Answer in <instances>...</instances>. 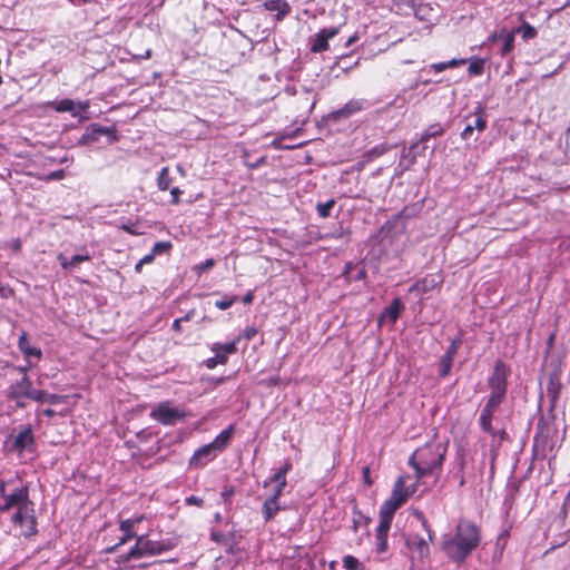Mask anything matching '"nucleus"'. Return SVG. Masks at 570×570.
<instances>
[{"label":"nucleus","mask_w":570,"mask_h":570,"mask_svg":"<svg viewBox=\"0 0 570 570\" xmlns=\"http://www.w3.org/2000/svg\"><path fill=\"white\" fill-rule=\"evenodd\" d=\"M11 520L20 527L22 535L31 537L37 533L35 503L29 498L16 508Z\"/></svg>","instance_id":"7"},{"label":"nucleus","mask_w":570,"mask_h":570,"mask_svg":"<svg viewBox=\"0 0 570 570\" xmlns=\"http://www.w3.org/2000/svg\"><path fill=\"white\" fill-rule=\"evenodd\" d=\"M142 265H144V264L141 263V261H139V262L136 264L135 269H136L137 272H140V269H141V266H142Z\"/></svg>","instance_id":"64"},{"label":"nucleus","mask_w":570,"mask_h":570,"mask_svg":"<svg viewBox=\"0 0 570 570\" xmlns=\"http://www.w3.org/2000/svg\"><path fill=\"white\" fill-rule=\"evenodd\" d=\"M144 519V515H139L120 521L119 529L122 532V537L119 539V542L111 548V550L114 551L117 547L125 544L130 539L135 538L137 540V537L140 534L137 533L136 529Z\"/></svg>","instance_id":"13"},{"label":"nucleus","mask_w":570,"mask_h":570,"mask_svg":"<svg viewBox=\"0 0 570 570\" xmlns=\"http://www.w3.org/2000/svg\"><path fill=\"white\" fill-rule=\"evenodd\" d=\"M68 400V396L67 395H58V394H50V393H47V396H46V403H49V404H60V403H66Z\"/></svg>","instance_id":"44"},{"label":"nucleus","mask_w":570,"mask_h":570,"mask_svg":"<svg viewBox=\"0 0 570 570\" xmlns=\"http://www.w3.org/2000/svg\"><path fill=\"white\" fill-rule=\"evenodd\" d=\"M406 547L412 552L416 553L420 559L426 558L430 553V548H429L428 541L417 534L410 535L406 539Z\"/></svg>","instance_id":"23"},{"label":"nucleus","mask_w":570,"mask_h":570,"mask_svg":"<svg viewBox=\"0 0 570 570\" xmlns=\"http://www.w3.org/2000/svg\"><path fill=\"white\" fill-rule=\"evenodd\" d=\"M170 247H171V244L169 242H157L154 245L151 253L154 255H158V254L169 250Z\"/></svg>","instance_id":"46"},{"label":"nucleus","mask_w":570,"mask_h":570,"mask_svg":"<svg viewBox=\"0 0 570 570\" xmlns=\"http://www.w3.org/2000/svg\"><path fill=\"white\" fill-rule=\"evenodd\" d=\"M352 514V529L355 533L361 532L356 542L360 546L363 542V537L368 535V523L371 519L358 511L356 507L353 508Z\"/></svg>","instance_id":"19"},{"label":"nucleus","mask_w":570,"mask_h":570,"mask_svg":"<svg viewBox=\"0 0 570 570\" xmlns=\"http://www.w3.org/2000/svg\"><path fill=\"white\" fill-rule=\"evenodd\" d=\"M235 491H234V488L233 487H229V488H225L220 495L224 500L225 503H228L230 501V498L234 495Z\"/></svg>","instance_id":"51"},{"label":"nucleus","mask_w":570,"mask_h":570,"mask_svg":"<svg viewBox=\"0 0 570 570\" xmlns=\"http://www.w3.org/2000/svg\"><path fill=\"white\" fill-rule=\"evenodd\" d=\"M287 484V481L283 479V476H271L268 480L264 481L263 487L266 489L272 487V492L269 497H275V500L279 501V498Z\"/></svg>","instance_id":"26"},{"label":"nucleus","mask_w":570,"mask_h":570,"mask_svg":"<svg viewBox=\"0 0 570 570\" xmlns=\"http://www.w3.org/2000/svg\"><path fill=\"white\" fill-rule=\"evenodd\" d=\"M234 435V425L223 430L210 443L197 449L189 459L191 469H199L214 461L230 443Z\"/></svg>","instance_id":"4"},{"label":"nucleus","mask_w":570,"mask_h":570,"mask_svg":"<svg viewBox=\"0 0 570 570\" xmlns=\"http://www.w3.org/2000/svg\"><path fill=\"white\" fill-rule=\"evenodd\" d=\"M402 309L403 305L400 298H394L392 304L383 312L381 321L387 318L391 323H395Z\"/></svg>","instance_id":"28"},{"label":"nucleus","mask_w":570,"mask_h":570,"mask_svg":"<svg viewBox=\"0 0 570 570\" xmlns=\"http://www.w3.org/2000/svg\"><path fill=\"white\" fill-rule=\"evenodd\" d=\"M8 450L17 453L20 458L24 453H32L35 448V436L30 425L22 428V430L7 442Z\"/></svg>","instance_id":"8"},{"label":"nucleus","mask_w":570,"mask_h":570,"mask_svg":"<svg viewBox=\"0 0 570 570\" xmlns=\"http://www.w3.org/2000/svg\"><path fill=\"white\" fill-rule=\"evenodd\" d=\"M257 334V328L254 326L246 327L233 342H236V345L239 343L240 340L250 341L253 340Z\"/></svg>","instance_id":"39"},{"label":"nucleus","mask_w":570,"mask_h":570,"mask_svg":"<svg viewBox=\"0 0 570 570\" xmlns=\"http://www.w3.org/2000/svg\"><path fill=\"white\" fill-rule=\"evenodd\" d=\"M244 163L249 168H256L259 164H262L265 160V156L261 155L255 159H250L249 154L247 150L244 151Z\"/></svg>","instance_id":"40"},{"label":"nucleus","mask_w":570,"mask_h":570,"mask_svg":"<svg viewBox=\"0 0 570 570\" xmlns=\"http://www.w3.org/2000/svg\"><path fill=\"white\" fill-rule=\"evenodd\" d=\"M442 283V279L438 275H429L425 276L417 282H415L410 288V293H414L417 296H421L423 294H426L434 288H436Z\"/></svg>","instance_id":"18"},{"label":"nucleus","mask_w":570,"mask_h":570,"mask_svg":"<svg viewBox=\"0 0 570 570\" xmlns=\"http://www.w3.org/2000/svg\"><path fill=\"white\" fill-rule=\"evenodd\" d=\"M46 396H47L46 391L36 390V389L31 387L28 399L36 401V402L45 403Z\"/></svg>","instance_id":"42"},{"label":"nucleus","mask_w":570,"mask_h":570,"mask_svg":"<svg viewBox=\"0 0 570 570\" xmlns=\"http://www.w3.org/2000/svg\"><path fill=\"white\" fill-rule=\"evenodd\" d=\"M171 184V178L168 174V168L165 167L160 170L158 176V187L160 190H167Z\"/></svg>","instance_id":"35"},{"label":"nucleus","mask_w":570,"mask_h":570,"mask_svg":"<svg viewBox=\"0 0 570 570\" xmlns=\"http://www.w3.org/2000/svg\"><path fill=\"white\" fill-rule=\"evenodd\" d=\"M514 48V32H508L504 36V41L501 48V55L505 56L510 53Z\"/></svg>","instance_id":"36"},{"label":"nucleus","mask_w":570,"mask_h":570,"mask_svg":"<svg viewBox=\"0 0 570 570\" xmlns=\"http://www.w3.org/2000/svg\"><path fill=\"white\" fill-rule=\"evenodd\" d=\"M253 298H254V295L253 293H247L244 297H243V303L244 304H250L253 302Z\"/></svg>","instance_id":"58"},{"label":"nucleus","mask_w":570,"mask_h":570,"mask_svg":"<svg viewBox=\"0 0 570 570\" xmlns=\"http://www.w3.org/2000/svg\"><path fill=\"white\" fill-rule=\"evenodd\" d=\"M214 265H215V261L213 258H208V259L204 261L203 263H200L199 265L195 266V271H196V273L202 274L206 269L214 267Z\"/></svg>","instance_id":"48"},{"label":"nucleus","mask_w":570,"mask_h":570,"mask_svg":"<svg viewBox=\"0 0 570 570\" xmlns=\"http://www.w3.org/2000/svg\"><path fill=\"white\" fill-rule=\"evenodd\" d=\"M150 415L164 425H173L185 416L180 409L171 406L169 402L160 403L151 411Z\"/></svg>","instance_id":"10"},{"label":"nucleus","mask_w":570,"mask_h":570,"mask_svg":"<svg viewBox=\"0 0 570 570\" xmlns=\"http://www.w3.org/2000/svg\"><path fill=\"white\" fill-rule=\"evenodd\" d=\"M407 479L405 475L396 479L390 498L380 508V518L392 521L396 510L416 492L419 481L407 484Z\"/></svg>","instance_id":"6"},{"label":"nucleus","mask_w":570,"mask_h":570,"mask_svg":"<svg viewBox=\"0 0 570 570\" xmlns=\"http://www.w3.org/2000/svg\"><path fill=\"white\" fill-rule=\"evenodd\" d=\"M517 32H521L523 40H530L537 37L538 32L534 27H532L528 22H523L521 28L515 30Z\"/></svg>","instance_id":"34"},{"label":"nucleus","mask_w":570,"mask_h":570,"mask_svg":"<svg viewBox=\"0 0 570 570\" xmlns=\"http://www.w3.org/2000/svg\"><path fill=\"white\" fill-rule=\"evenodd\" d=\"M365 276V272L363 269H361L357 274V276L355 277V279H361Z\"/></svg>","instance_id":"63"},{"label":"nucleus","mask_w":570,"mask_h":570,"mask_svg":"<svg viewBox=\"0 0 570 570\" xmlns=\"http://www.w3.org/2000/svg\"><path fill=\"white\" fill-rule=\"evenodd\" d=\"M175 548L171 540L155 541L148 539V534L137 537L135 546L126 553L118 556L117 563H126L130 560H138L144 557L159 556Z\"/></svg>","instance_id":"5"},{"label":"nucleus","mask_w":570,"mask_h":570,"mask_svg":"<svg viewBox=\"0 0 570 570\" xmlns=\"http://www.w3.org/2000/svg\"><path fill=\"white\" fill-rule=\"evenodd\" d=\"M181 194V190L178 188V187H174L170 189V195H171V203L173 204H178L179 203V196Z\"/></svg>","instance_id":"53"},{"label":"nucleus","mask_w":570,"mask_h":570,"mask_svg":"<svg viewBox=\"0 0 570 570\" xmlns=\"http://www.w3.org/2000/svg\"><path fill=\"white\" fill-rule=\"evenodd\" d=\"M446 453V443L430 442L417 449L409 459V465L415 471L416 480L441 469Z\"/></svg>","instance_id":"3"},{"label":"nucleus","mask_w":570,"mask_h":570,"mask_svg":"<svg viewBox=\"0 0 570 570\" xmlns=\"http://www.w3.org/2000/svg\"><path fill=\"white\" fill-rule=\"evenodd\" d=\"M186 503L190 504V505H202L203 500L198 497L190 495V497L186 498Z\"/></svg>","instance_id":"54"},{"label":"nucleus","mask_w":570,"mask_h":570,"mask_svg":"<svg viewBox=\"0 0 570 570\" xmlns=\"http://www.w3.org/2000/svg\"><path fill=\"white\" fill-rule=\"evenodd\" d=\"M454 358L446 355H442L439 362V374L441 377H445L450 374Z\"/></svg>","instance_id":"32"},{"label":"nucleus","mask_w":570,"mask_h":570,"mask_svg":"<svg viewBox=\"0 0 570 570\" xmlns=\"http://www.w3.org/2000/svg\"><path fill=\"white\" fill-rule=\"evenodd\" d=\"M32 383L28 375L22 376L19 381L10 384L7 391V397L14 401L19 407H24V400L28 399Z\"/></svg>","instance_id":"11"},{"label":"nucleus","mask_w":570,"mask_h":570,"mask_svg":"<svg viewBox=\"0 0 570 570\" xmlns=\"http://www.w3.org/2000/svg\"><path fill=\"white\" fill-rule=\"evenodd\" d=\"M262 6L266 11L275 12L276 22L283 21L292 12V7L286 0H264Z\"/></svg>","instance_id":"17"},{"label":"nucleus","mask_w":570,"mask_h":570,"mask_svg":"<svg viewBox=\"0 0 570 570\" xmlns=\"http://www.w3.org/2000/svg\"><path fill=\"white\" fill-rule=\"evenodd\" d=\"M91 256L87 253L73 255L71 258H69L70 272L75 271L79 264L83 262H89Z\"/></svg>","instance_id":"37"},{"label":"nucleus","mask_w":570,"mask_h":570,"mask_svg":"<svg viewBox=\"0 0 570 570\" xmlns=\"http://www.w3.org/2000/svg\"><path fill=\"white\" fill-rule=\"evenodd\" d=\"M343 567L346 570H365L364 566L358 561V559L351 554H347L343 558Z\"/></svg>","instance_id":"33"},{"label":"nucleus","mask_w":570,"mask_h":570,"mask_svg":"<svg viewBox=\"0 0 570 570\" xmlns=\"http://www.w3.org/2000/svg\"><path fill=\"white\" fill-rule=\"evenodd\" d=\"M281 510L279 501L275 500V497H268L265 499L262 505V514L264 520L267 522L272 520L277 512Z\"/></svg>","instance_id":"27"},{"label":"nucleus","mask_w":570,"mask_h":570,"mask_svg":"<svg viewBox=\"0 0 570 570\" xmlns=\"http://www.w3.org/2000/svg\"><path fill=\"white\" fill-rule=\"evenodd\" d=\"M13 295V291L6 284L0 282V297L8 298Z\"/></svg>","instance_id":"50"},{"label":"nucleus","mask_w":570,"mask_h":570,"mask_svg":"<svg viewBox=\"0 0 570 570\" xmlns=\"http://www.w3.org/2000/svg\"><path fill=\"white\" fill-rule=\"evenodd\" d=\"M16 370H17L19 373H21V374H22V376L28 375V374H27L28 368H27L26 366H18Z\"/></svg>","instance_id":"61"},{"label":"nucleus","mask_w":570,"mask_h":570,"mask_svg":"<svg viewBox=\"0 0 570 570\" xmlns=\"http://www.w3.org/2000/svg\"><path fill=\"white\" fill-rule=\"evenodd\" d=\"M460 345H461V340L460 338L453 340L450 343V345L448 346V348H446V351H445V353L443 355H446V356H449L451 358H454L455 355H456V352H458V350L460 347Z\"/></svg>","instance_id":"43"},{"label":"nucleus","mask_w":570,"mask_h":570,"mask_svg":"<svg viewBox=\"0 0 570 570\" xmlns=\"http://www.w3.org/2000/svg\"><path fill=\"white\" fill-rule=\"evenodd\" d=\"M340 32L338 27L323 28L316 35L311 45V51L320 53L328 49V40Z\"/></svg>","instance_id":"16"},{"label":"nucleus","mask_w":570,"mask_h":570,"mask_svg":"<svg viewBox=\"0 0 570 570\" xmlns=\"http://www.w3.org/2000/svg\"><path fill=\"white\" fill-rule=\"evenodd\" d=\"M65 177V170L63 169H59V170H55V171H51L47 175H43L41 177V179L43 181H51V180H60Z\"/></svg>","instance_id":"45"},{"label":"nucleus","mask_w":570,"mask_h":570,"mask_svg":"<svg viewBox=\"0 0 570 570\" xmlns=\"http://www.w3.org/2000/svg\"><path fill=\"white\" fill-rule=\"evenodd\" d=\"M392 521L380 518L379 525L376 528V551L384 553L387 551V537L391 529Z\"/></svg>","instance_id":"21"},{"label":"nucleus","mask_w":570,"mask_h":570,"mask_svg":"<svg viewBox=\"0 0 570 570\" xmlns=\"http://www.w3.org/2000/svg\"><path fill=\"white\" fill-rule=\"evenodd\" d=\"M46 106L56 112H69L73 118L81 117L83 112L90 107L89 100L73 101L72 99L65 98L58 101H49Z\"/></svg>","instance_id":"9"},{"label":"nucleus","mask_w":570,"mask_h":570,"mask_svg":"<svg viewBox=\"0 0 570 570\" xmlns=\"http://www.w3.org/2000/svg\"><path fill=\"white\" fill-rule=\"evenodd\" d=\"M39 414H42V415H45L47 417H52V416L56 415V412L53 410H51V409H45L41 412H39Z\"/></svg>","instance_id":"56"},{"label":"nucleus","mask_w":570,"mask_h":570,"mask_svg":"<svg viewBox=\"0 0 570 570\" xmlns=\"http://www.w3.org/2000/svg\"><path fill=\"white\" fill-rule=\"evenodd\" d=\"M155 258V255L153 253L145 255L140 261L145 264H150Z\"/></svg>","instance_id":"55"},{"label":"nucleus","mask_w":570,"mask_h":570,"mask_svg":"<svg viewBox=\"0 0 570 570\" xmlns=\"http://www.w3.org/2000/svg\"><path fill=\"white\" fill-rule=\"evenodd\" d=\"M444 131L443 127L440 124L431 125L425 132L422 135L420 142H426L432 138H436Z\"/></svg>","instance_id":"31"},{"label":"nucleus","mask_w":570,"mask_h":570,"mask_svg":"<svg viewBox=\"0 0 570 570\" xmlns=\"http://www.w3.org/2000/svg\"><path fill=\"white\" fill-rule=\"evenodd\" d=\"M468 61V59H451L449 61H445V62H438V63H433L431 66V68L435 71V72H442L444 71L445 69H449V68H456L459 66H462V65H465Z\"/></svg>","instance_id":"30"},{"label":"nucleus","mask_w":570,"mask_h":570,"mask_svg":"<svg viewBox=\"0 0 570 570\" xmlns=\"http://www.w3.org/2000/svg\"><path fill=\"white\" fill-rule=\"evenodd\" d=\"M292 470V463L289 460H286L283 464V466L274 473L272 476H283L284 480H286L287 473Z\"/></svg>","instance_id":"49"},{"label":"nucleus","mask_w":570,"mask_h":570,"mask_svg":"<svg viewBox=\"0 0 570 570\" xmlns=\"http://www.w3.org/2000/svg\"><path fill=\"white\" fill-rule=\"evenodd\" d=\"M7 494V484L0 481V500Z\"/></svg>","instance_id":"57"},{"label":"nucleus","mask_w":570,"mask_h":570,"mask_svg":"<svg viewBox=\"0 0 570 570\" xmlns=\"http://www.w3.org/2000/svg\"><path fill=\"white\" fill-rule=\"evenodd\" d=\"M414 515L422 522L423 528L426 530V532L429 534V539L432 541L433 540V531L430 529L424 514L421 511L415 510Z\"/></svg>","instance_id":"47"},{"label":"nucleus","mask_w":570,"mask_h":570,"mask_svg":"<svg viewBox=\"0 0 570 570\" xmlns=\"http://www.w3.org/2000/svg\"><path fill=\"white\" fill-rule=\"evenodd\" d=\"M28 498H29V489H28V487H21V488L14 490L11 493H7L0 500V513L7 512V511H9L11 509H16L23 501H26Z\"/></svg>","instance_id":"14"},{"label":"nucleus","mask_w":570,"mask_h":570,"mask_svg":"<svg viewBox=\"0 0 570 570\" xmlns=\"http://www.w3.org/2000/svg\"><path fill=\"white\" fill-rule=\"evenodd\" d=\"M469 68L468 72L470 76H481L484 72L485 60L483 58H471L468 59Z\"/></svg>","instance_id":"29"},{"label":"nucleus","mask_w":570,"mask_h":570,"mask_svg":"<svg viewBox=\"0 0 570 570\" xmlns=\"http://www.w3.org/2000/svg\"><path fill=\"white\" fill-rule=\"evenodd\" d=\"M560 376H561L560 368L554 370L549 375L547 392H548V396L550 397L551 402H553V403L558 400L560 392H561L562 385H561Z\"/></svg>","instance_id":"25"},{"label":"nucleus","mask_w":570,"mask_h":570,"mask_svg":"<svg viewBox=\"0 0 570 570\" xmlns=\"http://www.w3.org/2000/svg\"><path fill=\"white\" fill-rule=\"evenodd\" d=\"M368 472H370V470H368L367 466L363 469V474H364V478H365V482H367L370 484Z\"/></svg>","instance_id":"62"},{"label":"nucleus","mask_w":570,"mask_h":570,"mask_svg":"<svg viewBox=\"0 0 570 570\" xmlns=\"http://www.w3.org/2000/svg\"><path fill=\"white\" fill-rule=\"evenodd\" d=\"M18 347L28 361L31 358L40 360L42 356L41 350L30 344L26 332L19 336Z\"/></svg>","instance_id":"24"},{"label":"nucleus","mask_w":570,"mask_h":570,"mask_svg":"<svg viewBox=\"0 0 570 570\" xmlns=\"http://www.w3.org/2000/svg\"><path fill=\"white\" fill-rule=\"evenodd\" d=\"M481 543V529L474 522L461 519L454 531L443 535L441 550L449 560L463 563Z\"/></svg>","instance_id":"1"},{"label":"nucleus","mask_w":570,"mask_h":570,"mask_svg":"<svg viewBox=\"0 0 570 570\" xmlns=\"http://www.w3.org/2000/svg\"><path fill=\"white\" fill-rule=\"evenodd\" d=\"M508 375L509 368L504 363L498 361L493 367V373L488 381L491 393L480 413L479 421L481 429L493 436L497 433L492 428V419L505 397Z\"/></svg>","instance_id":"2"},{"label":"nucleus","mask_w":570,"mask_h":570,"mask_svg":"<svg viewBox=\"0 0 570 570\" xmlns=\"http://www.w3.org/2000/svg\"><path fill=\"white\" fill-rule=\"evenodd\" d=\"M363 109V104L360 100H350L342 108L333 110L328 117L333 120L341 118H348Z\"/></svg>","instance_id":"22"},{"label":"nucleus","mask_w":570,"mask_h":570,"mask_svg":"<svg viewBox=\"0 0 570 570\" xmlns=\"http://www.w3.org/2000/svg\"><path fill=\"white\" fill-rule=\"evenodd\" d=\"M12 248L16 250V252H19L21 249V243L19 239H16L12 244Z\"/></svg>","instance_id":"60"},{"label":"nucleus","mask_w":570,"mask_h":570,"mask_svg":"<svg viewBox=\"0 0 570 570\" xmlns=\"http://www.w3.org/2000/svg\"><path fill=\"white\" fill-rule=\"evenodd\" d=\"M210 351L214 352V356L206 360L205 365L209 370H214L219 364H226L228 361V356L230 354L236 353V342H230L226 344L214 343L210 346Z\"/></svg>","instance_id":"12"},{"label":"nucleus","mask_w":570,"mask_h":570,"mask_svg":"<svg viewBox=\"0 0 570 570\" xmlns=\"http://www.w3.org/2000/svg\"><path fill=\"white\" fill-rule=\"evenodd\" d=\"M57 259L60 264V266L65 269V271H68L70 272V267H69V258L67 256H65L63 254H58L57 256Z\"/></svg>","instance_id":"52"},{"label":"nucleus","mask_w":570,"mask_h":570,"mask_svg":"<svg viewBox=\"0 0 570 570\" xmlns=\"http://www.w3.org/2000/svg\"><path fill=\"white\" fill-rule=\"evenodd\" d=\"M180 322H181V318H177V320L174 321L173 328L175 331H180Z\"/></svg>","instance_id":"59"},{"label":"nucleus","mask_w":570,"mask_h":570,"mask_svg":"<svg viewBox=\"0 0 570 570\" xmlns=\"http://www.w3.org/2000/svg\"><path fill=\"white\" fill-rule=\"evenodd\" d=\"M487 128V119L484 109H479L474 115L471 121L468 122L463 131L461 132V137L463 139H470L474 129L482 132Z\"/></svg>","instance_id":"20"},{"label":"nucleus","mask_w":570,"mask_h":570,"mask_svg":"<svg viewBox=\"0 0 570 570\" xmlns=\"http://www.w3.org/2000/svg\"><path fill=\"white\" fill-rule=\"evenodd\" d=\"M101 136H105L108 141L117 140V135L114 127H104L98 124H91L79 142L95 141L98 140Z\"/></svg>","instance_id":"15"},{"label":"nucleus","mask_w":570,"mask_h":570,"mask_svg":"<svg viewBox=\"0 0 570 570\" xmlns=\"http://www.w3.org/2000/svg\"><path fill=\"white\" fill-rule=\"evenodd\" d=\"M335 204L334 199H330L325 203H321L317 205V213L322 218H326L330 216L331 209Z\"/></svg>","instance_id":"38"},{"label":"nucleus","mask_w":570,"mask_h":570,"mask_svg":"<svg viewBox=\"0 0 570 570\" xmlns=\"http://www.w3.org/2000/svg\"><path fill=\"white\" fill-rule=\"evenodd\" d=\"M236 299H237L236 296H232V297L224 296L222 299H218L215 302V306L218 309L225 311V309L229 308L236 302Z\"/></svg>","instance_id":"41"}]
</instances>
